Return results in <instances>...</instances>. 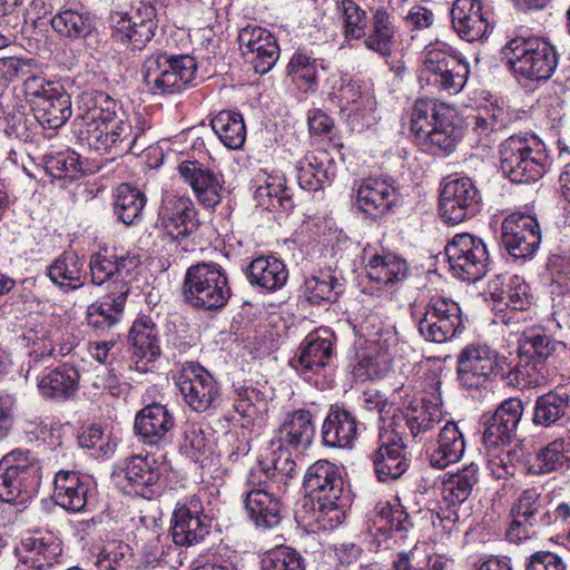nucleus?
Wrapping results in <instances>:
<instances>
[{
	"mask_svg": "<svg viewBox=\"0 0 570 570\" xmlns=\"http://www.w3.org/2000/svg\"><path fill=\"white\" fill-rule=\"evenodd\" d=\"M85 129L80 139L100 153L120 156L141 151L147 142L141 141L145 130L149 128L141 115H130L122 105L106 94L96 97L95 106L83 119Z\"/></svg>",
	"mask_w": 570,
	"mask_h": 570,
	"instance_id": "nucleus-1",
	"label": "nucleus"
},
{
	"mask_svg": "<svg viewBox=\"0 0 570 570\" xmlns=\"http://www.w3.org/2000/svg\"><path fill=\"white\" fill-rule=\"evenodd\" d=\"M303 488L311 502L309 525L327 531L344 522L351 495L340 466L327 460L314 462L305 471Z\"/></svg>",
	"mask_w": 570,
	"mask_h": 570,
	"instance_id": "nucleus-2",
	"label": "nucleus"
},
{
	"mask_svg": "<svg viewBox=\"0 0 570 570\" xmlns=\"http://www.w3.org/2000/svg\"><path fill=\"white\" fill-rule=\"evenodd\" d=\"M500 170L514 184H532L549 165L546 144L534 134H515L499 145Z\"/></svg>",
	"mask_w": 570,
	"mask_h": 570,
	"instance_id": "nucleus-3",
	"label": "nucleus"
},
{
	"mask_svg": "<svg viewBox=\"0 0 570 570\" xmlns=\"http://www.w3.org/2000/svg\"><path fill=\"white\" fill-rule=\"evenodd\" d=\"M411 131L428 153L448 156L454 151L460 130L453 125L451 111L432 99H417L411 112Z\"/></svg>",
	"mask_w": 570,
	"mask_h": 570,
	"instance_id": "nucleus-4",
	"label": "nucleus"
},
{
	"mask_svg": "<svg viewBox=\"0 0 570 570\" xmlns=\"http://www.w3.org/2000/svg\"><path fill=\"white\" fill-rule=\"evenodd\" d=\"M469 73V63L445 42L436 41L425 47L419 71L422 88L456 95L464 88Z\"/></svg>",
	"mask_w": 570,
	"mask_h": 570,
	"instance_id": "nucleus-5",
	"label": "nucleus"
},
{
	"mask_svg": "<svg viewBox=\"0 0 570 570\" xmlns=\"http://www.w3.org/2000/svg\"><path fill=\"white\" fill-rule=\"evenodd\" d=\"M502 55L515 77L530 81L550 79L559 63L554 46L538 37H514L503 46Z\"/></svg>",
	"mask_w": 570,
	"mask_h": 570,
	"instance_id": "nucleus-6",
	"label": "nucleus"
},
{
	"mask_svg": "<svg viewBox=\"0 0 570 570\" xmlns=\"http://www.w3.org/2000/svg\"><path fill=\"white\" fill-rule=\"evenodd\" d=\"M232 295L225 269L217 263H197L186 271L181 296L195 309L216 311L224 307Z\"/></svg>",
	"mask_w": 570,
	"mask_h": 570,
	"instance_id": "nucleus-7",
	"label": "nucleus"
},
{
	"mask_svg": "<svg viewBox=\"0 0 570 570\" xmlns=\"http://www.w3.org/2000/svg\"><path fill=\"white\" fill-rule=\"evenodd\" d=\"M197 62L189 55L155 52L141 68L142 79L154 95H174L188 88L195 80Z\"/></svg>",
	"mask_w": 570,
	"mask_h": 570,
	"instance_id": "nucleus-8",
	"label": "nucleus"
},
{
	"mask_svg": "<svg viewBox=\"0 0 570 570\" xmlns=\"http://www.w3.org/2000/svg\"><path fill=\"white\" fill-rule=\"evenodd\" d=\"M413 317L420 335L432 343L451 341L464 328L459 303L443 295L431 296Z\"/></svg>",
	"mask_w": 570,
	"mask_h": 570,
	"instance_id": "nucleus-9",
	"label": "nucleus"
},
{
	"mask_svg": "<svg viewBox=\"0 0 570 570\" xmlns=\"http://www.w3.org/2000/svg\"><path fill=\"white\" fill-rule=\"evenodd\" d=\"M41 481V465L30 451L12 450L0 460V500L17 502L36 491Z\"/></svg>",
	"mask_w": 570,
	"mask_h": 570,
	"instance_id": "nucleus-10",
	"label": "nucleus"
},
{
	"mask_svg": "<svg viewBox=\"0 0 570 570\" xmlns=\"http://www.w3.org/2000/svg\"><path fill=\"white\" fill-rule=\"evenodd\" d=\"M445 255L453 276L463 282L483 278L490 265V255L484 240L470 233H460L445 246Z\"/></svg>",
	"mask_w": 570,
	"mask_h": 570,
	"instance_id": "nucleus-11",
	"label": "nucleus"
},
{
	"mask_svg": "<svg viewBox=\"0 0 570 570\" xmlns=\"http://www.w3.org/2000/svg\"><path fill=\"white\" fill-rule=\"evenodd\" d=\"M212 520L205 514L202 499L189 495L176 503L170 519L169 533L177 547H194L210 533Z\"/></svg>",
	"mask_w": 570,
	"mask_h": 570,
	"instance_id": "nucleus-12",
	"label": "nucleus"
},
{
	"mask_svg": "<svg viewBox=\"0 0 570 570\" xmlns=\"http://www.w3.org/2000/svg\"><path fill=\"white\" fill-rule=\"evenodd\" d=\"M482 207V196L466 176L449 177L442 185L439 209L444 222L459 224L475 216Z\"/></svg>",
	"mask_w": 570,
	"mask_h": 570,
	"instance_id": "nucleus-13",
	"label": "nucleus"
},
{
	"mask_svg": "<svg viewBox=\"0 0 570 570\" xmlns=\"http://www.w3.org/2000/svg\"><path fill=\"white\" fill-rule=\"evenodd\" d=\"M164 471L165 464L155 455H134L114 470L112 479L122 491L150 499Z\"/></svg>",
	"mask_w": 570,
	"mask_h": 570,
	"instance_id": "nucleus-14",
	"label": "nucleus"
},
{
	"mask_svg": "<svg viewBox=\"0 0 570 570\" xmlns=\"http://www.w3.org/2000/svg\"><path fill=\"white\" fill-rule=\"evenodd\" d=\"M176 385L186 404L195 412L203 413L219 404L220 387L212 374L199 364H184Z\"/></svg>",
	"mask_w": 570,
	"mask_h": 570,
	"instance_id": "nucleus-15",
	"label": "nucleus"
},
{
	"mask_svg": "<svg viewBox=\"0 0 570 570\" xmlns=\"http://www.w3.org/2000/svg\"><path fill=\"white\" fill-rule=\"evenodd\" d=\"M156 8L150 2L136 1L116 21L114 36L132 50H141L155 36Z\"/></svg>",
	"mask_w": 570,
	"mask_h": 570,
	"instance_id": "nucleus-16",
	"label": "nucleus"
},
{
	"mask_svg": "<svg viewBox=\"0 0 570 570\" xmlns=\"http://www.w3.org/2000/svg\"><path fill=\"white\" fill-rule=\"evenodd\" d=\"M501 240L510 256L532 257L541 243V229L534 216L512 213L501 224Z\"/></svg>",
	"mask_w": 570,
	"mask_h": 570,
	"instance_id": "nucleus-17",
	"label": "nucleus"
},
{
	"mask_svg": "<svg viewBox=\"0 0 570 570\" xmlns=\"http://www.w3.org/2000/svg\"><path fill=\"white\" fill-rule=\"evenodd\" d=\"M491 296L495 303L497 320L503 324H514L521 321L520 313L530 306L529 286L518 275L502 281L497 279L490 284Z\"/></svg>",
	"mask_w": 570,
	"mask_h": 570,
	"instance_id": "nucleus-18",
	"label": "nucleus"
},
{
	"mask_svg": "<svg viewBox=\"0 0 570 570\" xmlns=\"http://www.w3.org/2000/svg\"><path fill=\"white\" fill-rule=\"evenodd\" d=\"M239 46L245 59L253 65L256 73H267L279 59L276 38L258 26H247L239 31Z\"/></svg>",
	"mask_w": 570,
	"mask_h": 570,
	"instance_id": "nucleus-19",
	"label": "nucleus"
},
{
	"mask_svg": "<svg viewBox=\"0 0 570 570\" xmlns=\"http://www.w3.org/2000/svg\"><path fill=\"white\" fill-rule=\"evenodd\" d=\"M498 354L488 345H469L458 358V381L465 389H479L498 370Z\"/></svg>",
	"mask_w": 570,
	"mask_h": 570,
	"instance_id": "nucleus-20",
	"label": "nucleus"
},
{
	"mask_svg": "<svg viewBox=\"0 0 570 570\" xmlns=\"http://www.w3.org/2000/svg\"><path fill=\"white\" fill-rule=\"evenodd\" d=\"M18 563L14 570H46L58 562L61 542L52 533H35L23 538L14 549Z\"/></svg>",
	"mask_w": 570,
	"mask_h": 570,
	"instance_id": "nucleus-21",
	"label": "nucleus"
},
{
	"mask_svg": "<svg viewBox=\"0 0 570 570\" xmlns=\"http://www.w3.org/2000/svg\"><path fill=\"white\" fill-rule=\"evenodd\" d=\"M451 24L461 40L480 41L492 32L490 12L481 0H455L451 8Z\"/></svg>",
	"mask_w": 570,
	"mask_h": 570,
	"instance_id": "nucleus-22",
	"label": "nucleus"
},
{
	"mask_svg": "<svg viewBox=\"0 0 570 570\" xmlns=\"http://www.w3.org/2000/svg\"><path fill=\"white\" fill-rule=\"evenodd\" d=\"M137 261L130 256H108L106 253H97L90 257L89 268L91 283L106 285V292H116V286L124 285L126 292H130V282Z\"/></svg>",
	"mask_w": 570,
	"mask_h": 570,
	"instance_id": "nucleus-23",
	"label": "nucleus"
},
{
	"mask_svg": "<svg viewBox=\"0 0 570 570\" xmlns=\"http://www.w3.org/2000/svg\"><path fill=\"white\" fill-rule=\"evenodd\" d=\"M523 414V403L518 397L504 400L484 422L483 443L488 448L510 444Z\"/></svg>",
	"mask_w": 570,
	"mask_h": 570,
	"instance_id": "nucleus-24",
	"label": "nucleus"
},
{
	"mask_svg": "<svg viewBox=\"0 0 570 570\" xmlns=\"http://www.w3.org/2000/svg\"><path fill=\"white\" fill-rule=\"evenodd\" d=\"M196 214L195 206L188 197L168 195L159 207V226L174 240L186 238L198 227Z\"/></svg>",
	"mask_w": 570,
	"mask_h": 570,
	"instance_id": "nucleus-25",
	"label": "nucleus"
},
{
	"mask_svg": "<svg viewBox=\"0 0 570 570\" xmlns=\"http://www.w3.org/2000/svg\"><path fill=\"white\" fill-rule=\"evenodd\" d=\"M244 499L245 510L256 527L272 529L282 520L283 502L279 494L272 491L271 483L261 487L248 485Z\"/></svg>",
	"mask_w": 570,
	"mask_h": 570,
	"instance_id": "nucleus-26",
	"label": "nucleus"
},
{
	"mask_svg": "<svg viewBox=\"0 0 570 570\" xmlns=\"http://www.w3.org/2000/svg\"><path fill=\"white\" fill-rule=\"evenodd\" d=\"M334 334L327 327L311 332L301 343L296 358L292 365L298 372L318 373L331 361L333 355Z\"/></svg>",
	"mask_w": 570,
	"mask_h": 570,
	"instance_id": "nucleus-27",
	"label": "nucleus"
},
{
	"mask_svg": "<svg viewBox=\"0 0 570 570\" xmlns=\"http://www.w3.org/2000/svg\"><path fill=\"white\" fill-rule=\"evenodd\" d=\"M175 422L166 405L151 403L136 414L134 428L145 444L158 445L169 440Z\"/></svg>",
	"mask_w": 570,
	"mask_h": 570,
	"instance_id": "nucleus-28",
	"label": "nucleus"
},
{
	"mask_svg": "<svg viewBox=\"0 0 570 570\" xmlns=\"http://www.w3.org/2000/svg\"><path fill=\"white\" fill-rule=\"evenodd\" d=\"M396 200V187L393 179L387 177H367L356 189V204L370 216L375 217L386 213Z\"/></svg>",
	"mask_w": 570,
	"mask_h": 570,
	"instance_id": "nucleus-29",
	"label": "nucleus"
},
{
	"mask_svg": "<svg viewBox=\"0 0 570 570\" xmlns=\"http://www.w3.org/2000/svg\"><path fill=\"white\" fill-rule=\"evenodd\" d=\"M117 289L116 292H106L100 299L88 305L86 323L94 331L101 333L110 331L124 318L129 292H126L122 284Z\"/></svg>",
	"mask_w": 570,
	"mask_h": 570,
	"instance_id": "nucleus-30",
	"label": "nucleus"
},
{
	"mask_svg": "<svg viewBox=\"0 0 570 570\" xmlns=\"http://www.w3.org/2000/svg\"><path fill=\"white\" fill-rule=\"evenodd\" d=\"M315 435L312 413L307 410H295L285 415L272 445L302 452L308 449Z\"/></svg>",
	"mask_w": 570,
	"mask_h": 570,
	"instance_id": "nucleus-31",
	"label": "nucleus"
},
{
	"mask_svg": "<svg viewBox=\"0 0 570 570\" xmlns=\"http://www.w3.org/2000/svg\"><path fill=\"white\" fill-rule=\"evenodd\" d=\"M325 446L352 449L358 435V421L348 410L332 405L322 425Z\"/></svg>",
	"mask_w": 570,
	"mask_h": 570,
	"instance_id": "nucleus-32",
	"label": "nucleus"
},
{
	"mask_svg": "<svg viewBox=\"0 0 570 570\" xmlns=\"http://www.w3.org/2000/svg\"><path fill=\"white\" fill-rule=\"evenodd\" d=\"M380 442L373 458L376 476L381 482L396 480L409 468L403 441L397 434L380 433Z\"/></svg>",
	"mask_w": 570,
	"mask_h": 570,
	"instance_id": "nucleus-33",
	"label": "nucleus"
},
{
	"mask_svg": "<svg viewBox=\"0 0 570 570\" xmlns=\"http://www.w3.org/2000/svg\"><path fill=\"white\" fill-rule=\"evenodd\" d=\"M178 169L203 206L214 208L220 203L223 185L217 175L195 161L183 163Z\"/></svg>",
	"mask_w": 570,
	"mask_h": 570,
	"instance_id": "nucleus-34",
	"label": "nucleus"
},
{
	"mask_svg": "<svg viewBox=\"0 0 570 570\" xmlns=\"http://www.w3.org/2000/svg\"><path fill=\"white\" fill-rule=\"evenodd\" d=\"M277 448L274 450L271 461H259L253 468L247 478V485L261 487L265 483L273 484L278 480L292 479L297 474V463L291 453V449Z\"/></svg>",
	"mask_w": 570,
	"mask_h": 570,
	"instance_id": "nucleus-35",
	"label": "nucleus"
},
{
	"mask_svg": "<svg viewBox=\"0 0 570 570\" xmlns=\"http://www.w3.org/2000/svg\"><path fill=\"white\" fill-rule=\"evenodd\" d=\"M245 274L252 286L265 292L281 289L288 278L285 264L274 256H259L253 259Z\"/></svg>",
	"mask_w": 570,
	"mask_h": 570,
	"instance_id": "nucleus-36",
	"label": "nucleus"
},
{
	"mask_svg": "<svg viewBox=\"0 0 570 570\" xmlns=\"http://www.w3.org/2000/svg\"><path fill=\"white\" fill-rule=\"evenodd\" d=\"M367 277L380 286L393 287L409 275V265L394 253L371 254L365 263Z\"/></svg>",
	"mask_w": 570,
	"mask_h": 570,
	"instance_id": "nucleus-37",
	"label": "nucleus"
},
{
	"mask_svg": "<svg viewBox=\"0 0 570 570\" xmlns=\"http://www.w3.org/2000/svg\"><path fill=\"white\" fill-rule=\"evenodd\" d=\"M88 482L75 471L60 470L53 480L55 502L70 512H80L87 504Z\"/></svg>",
	"mask_w": 570,
	"mask_h": 570,
	"instance_id": "nucleus-38",
	"label": "nucleus"
},
{
	"mask_svg": "<svg viewBox=\"0 0 570 570\" xmlns=\"http://www.w3.org/2000/svg\"><path fill=\"white\" fill-rule=\"evenodd\" d=\"M32 111L42 127L58 129L72 116L71 97L62 86H59L53 91H49V96L45 99L36 102Z\"/></svg>",
	"mask_w": 570,
	"mask_h": 570,
	"instance_id": "nucleus-39",
	"label": "nucleus"
},
{
	"mask_svg": "<svg viewBox=\"0 0 570 570\" xmlns=\"http://www.w3.org/2000/svg\"><path fill=\"white\" fill-rule=\"evenodd\" d=\"M403 419L413 439L423 441L441 423L443 411L439 403L415 400L405 407Z\"/></svg>",
	"mask_w": 570,
	"mask_h": 570,
	"instance_id": "nucleus-40",
	"label": "nucleus"
},
{
	"mask_svg": "<svg viewBox=\"0 0 570 570\" xmlns=\"http://www.w3.org/2000/svg\"><path fill=\"white\" fill-rule=\"evenodd\" d=\"M465 451V440L459 426L448 421L440 430L436 448L429 454L430 465L443 470L456 463Z\"/></svg>",
	"mask_w": 570,
	"mask_h": 570,
	"instance_id": "nucleus-41",
	"label": "nucleus"
},
{
	"mask_svg": "<svg viewBox=\"0 0 570 570\" xmlns=\"http://www.w3.org/2000/svg\"><path fill=\"white\" fill-rule=\"evenodd\" d=\"M48 276L63 291H75L83 285V259L75 252H63L48 267Z\"/></svg>",
	"mask_w": 570,
	"mask_h": 570,
	"instance_id": "nucleus-42",
	"label": "nucleus"
},
{
	"mask_svg": "<svg viewBox=\"0 0 570 570\" xmlns=\"http://www.w3.org/2000/svg\"><path fill=\"white\" fill-rule=\"evenodd\" d=\"M146 203V195L130 184H120L114 191V214L126 226L141 222Z\"/></svg>",
	"mask_w": 570,
	"mask_h": 570,
	"instance_id": "nucleus-43",
	"label": "nucleus"
},
{
	"mask_svg": "<svg viewBox=\"0 0 570 570\" xmlns=\"http://www.w3.org/2000/svg\"><path fill=\"white\" fill-rule=\"evenodd\" d=\"M129 341L132 355L138 360L153 362L160 354L158 331L153 318L148 315H142L134 322Z\"/></svg>",
	"mask_w": 570,
	"mask_h": 570,
	"instance_id": "nucleus-44",
	"label": "nucleus"
},
{
	"mask_svg": "<svg viewBox=\"0 0 570 570\" xmlns=\"http://www.w3.org/2000/svg\"><path fill=\"white\" fill-rule=\"evenodd\" d=\"M326 66L323 59L313 55L306 48L297 49L288 65L287 73L298 86L304 87L305 91H315L318 86V75L325 70Z\"/></svg>",
	"mask_w": 570,
	"mask_h": 570,
	"instance_id": "nucleus-45",
	"label": "nucleus"
},
{
	"mask_svg": "<svg viewBox=\"0 0 570 570\" xmlns=\"http://www.w3.org/2000/svg\"><path fill=\"white\" fill-rule=\"evenodd\" d=\"M570 394L564 391H550L535 400L532 422L534 425L549 428L568 416Z\"/></svg>",
	"mask_w": 570,
	"mask_h": 570,
	"instance_id": "nucleus-46",
	"label": "nucleus"
},
{
	"mask_svg": "<svg viewBox=\"0 0 570 570\" xmlns=\"http://www.w3.org/2000/svg\"><path fill=\"white\" fill-rule=\"evenodd\" d=\"M396 27L393 17L384 8H377L372 18L371 31L364 39L365 47L387 57L395 46Z\"/></svg>",
	"mask_w": 570,
	"mask_h": 570,
	"instance_id": "nucleus-47",
	"label": "nucleus"
},
{
	"mask_svg": "<svg viewBox=\"0 0 570 570\" xmlns=\"http://www.w3.org/2000/svg\"><path fill=\"white\" fill-rule=\"evenodd\" d=\"M53 30L68 39H87L96 30L94 18L88 12L65 9L51 19Z\"/></svg>",
	"mask_w": 570,
	"mask_h": 570,
	"instance_id": "nucleus-48",
	"label": "nucleus"
},
{
	"mask_svg": "<svg viewBox=\"0 0 570 570\" xmlns=\"http://www.w3.org/2000/svg\"><path fill=\"white\" fill-rule=\"evenodd\" d=\"M79 373L70 365H61L45 375L38 383V389L45 397L68 399L78 389Z\"/></svg>",
	"mask_w": 570,
	"mask_h": 570,
	"instance_id": "nucleus-49",
	"label": "nucleus"
},
{
	"mask_svg": "<svg viewBox=\"0 0 570 570\" xmlns=\"http://www.w3.org/2000/svg\"><path fill=\"white\" fill-rule=\"evenodd\" d=\"M479 481V466L474 463L465 465L455 473H446L443 479V501L461 504L471 495Z\"/></svg>",
	"mask_w": 570,
	"mask_h": 570,
	"instance_id": "nucleus-50",
	"label": "nucleus"
},
{
	"mask_svg": "<svg viewBox=\"0 0 570 570\" xmlns=\"http://www.w3.org/2000/svg\"><path fill=\"white\" fill-rule=\"evenodd\" d=\"M570 460V440L558 439L542 448L528 462V472L546 474L562 469Z\"/></svg>",
	"mask_w": 570,
	"mask_h": 570,
	"instance_id": "nucleus-51",
	"label": "nucleus"
},
{
	"mask_svg": "<svg viewBox=\"0 0 570 570\" xmlns=\"http://www.w3.org/2000/svg\"><path fill=\"white\" fill-rule=\"evenodd\" d=\"M553 374L550 363L520 353V361L509 372V379L520 389H527L547 383Z\"/></svg>",
	"mask_w": 570,
	"mask_h": 570,
	"instance_id": "nucleus-52",
	"label": "nucleus"
},
{
	"mask_svg": "<svg viewBox=\"0 0 570 570\" xmlns=\"http://www.w3.org/2000/svg\"><path fill=\"white\" fill-rule=\"evenodd\" d=\"M219 140L229 149H239L246 139L243 116L234 110H222L210 121Z\"/></svg>",
	"mask_w": 570,
	"mask_h": 570,
	"instance_id": "nucleus-53",
	"label": "nucleus"
},
{
	"mask_svg": "<svg viewBox=\"0 0 570 570\" xmlns=\"http://www.w3.org/2000/svg\"><path fill=\"white\" fill-rule=\"evenodd\" d=\"M343 292V283L331 273L307 277L301 286V296L312 305L337 301Z\"/></svg>",
	"mask_w": 570,
	"mask_h": 570,
	"instance_id": "nucleus-54",
	"label": "nucleus"
},
{
	"mask_svg": "<svg viewBox=\"0 0 570 570\" xmlns=\"http://www.w3.org/2000/svg\"><path fill=\"white\" fill-rule=\"evenodd\" d=\"M511 514L521 518L523 522L544 527L550 525V513L546 508V499L531 488L523 490L511 509Z\"/></svg>",
	"mask_w": 570,
	"mask_h": 570,
	"instance_id": "nucleus-55",
	"label": "nucleus"
},
{
	"mask_svg": "<svg viewBox=\"0 0 570 570\" xmlns=\"http://www.w3.org/2000/svg\"><path fill=\"white\" fill-rule=\"evenodd\" d=\"M21 340L29 348L30 362L33 364L46 363L57 357V346L51 331L43 325L28 327L21 335Z\"/></svg>",
	"mask_w": 570,
	"mask_h": 570,
	"instance_id": "nucleus-56",
	"label": "nucleus"
},
{
	"mask_svg": "<svg viewBox=\"0 0 570 570\" xmlns=\"http://www.w3.org/2000/svg\"><path fill=\"white\" fill-rule=\"evenodd\" d=\"M375 523L377 524V532L381 535H385L387 532L390 533L385 537L384 541L393 535L404 539L405 533L413 527L410 517L403 507L400 504L391 505L387 502L380 503L377 505V519Z\"/></svg>",
	"mask_w": 570,
	"mask_h": 570,
	"instance_id": "nucleus-57",
	"label": "nucleus"
},
{
	"mask_svg": "<svg viewBox=\"0 0 570 570\" xmlns=\"http://www.w3.org/2000/svg\"><path fill=\"white\" fill-rule=\"evenodd\" d=\"M296 170L298 185L307 191L320 190L331 180L324 159H321L315 153H308L299 159Z\"/></svg>",
	"mask_w": 570,
	"mask_h": 570,
	"instance_id": "nucleus-58",
	"label": "nucleus"
},
{
	"mask_svg": "<svg viewBox=\"0 0 570 570\" xmlns=\"http://www.w3.org/2000/svg\"><path fill=\"white\" fill-rule=\"evenodd\" d=\"M43 163L46 171L56 179L73 180L82 174L80 156L70 149L47 153Z\"/></svg>",
	"mask_w": 570,
	"mask_h": 570,
	"instance_id": "nucleus-59",
	"label": "nucleus"
},
{
	"mask_svg": "<svg viewBox=\"0 0 570 570\" xmlns=\"http://www.w3.org/2000/svg\"><path fill=\"white\" fill-rule=\"evenodd\" d=\"M558 346L559 342L543 330H530L522 335L520 353L550 363Z\"/></svg>",
	"mask_w": 570,
	"mask_h": 570,
	"instance_id": "nucleus-60",
	"label": "nucleus"
},
{
	"mask_svg": "<svg viewBox=\"0 0 570 570\" xmlns=\"http://www.w3.org/2000/svg\"><path fill=\"white\" fill-rule=\"evenodd\" d=\"M346 39L358 40L366 35L368 24L365 10L360 8L353 0H342L337 3Z\"/></svg>",
	"mask_w": 570,
	"mask_h": 570,
	"instance_id": "nucleus-61",
	"label": "nucleus"
},
{
	"mask_svg": "<svg viewBox=\"0 0 570 570\" xmlns=\"http://www.w3.org/2000/svg\"><path fill=\"white\" fill-rule=\"evenodd\" d=\"M261 563L262 570H305L303 557L289 547L267 551Z\"/></svg>",
	"mask_w": 570,
	"mask_h": 570,
	"instance_id": "nucleus-62",
	"label": "nucleus"
},
{
	"mask_svg": "<svg viewBox=\"0 0 570 570\" xmlns=\"http://www.w3.org/2000/svg\"><path fill=\"white\" fill-rule=\"evenodd\" d=\"M371 346L379 356L393 362L399 351V336L394 326H382L368 333Z\"/></svg>",
	"mask_w": 570,
	"mask_h": 570,
	"instance_id": "nucleus-63",
	"label": "nucleus"
},
{
	"mask_svg": "<svg viewBox=\"0 0 570 570\" xmlns=\"http://www.w3.org/2000/svg\"><path fill=\"white\" fill-rule=\"evenodd\" d=\"M81 448L94 451L97 458L108 456L115 451L116 444L111 442L110 435L106 434L99 425H91L79 435Z\"/></svg>",
	"mask_w": 570,
	"mask_h": 570,
	"instance_id": "nucleus-64",
	"label": "nucleus"
}]
</instances>
